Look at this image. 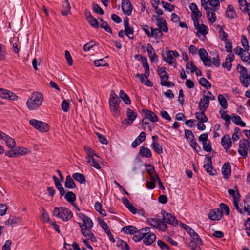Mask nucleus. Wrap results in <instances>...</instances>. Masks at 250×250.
Returning a JSON list of instances; mask_svg holds the SVG:
<instances>
[{
  "label": "nucleus",
  "mask_w": 250,
  "mask_h": 250,
  "mask_svg": "<svg viewBox=\"0 0 250 250\" xmlns=\"http://www.w3.org/2000/svg\"><path fill=\"white\" fill-rule=\"evenodd\" d=\"M202 241L199 236L197 238H193L189 243V247L193 250H201L200 245H202Z\"/></svg>",
  "instance_id": "f3484780"
},
{
  "label": "nucleus",
  "mask_w": 250,
  "mask_h": 250,
  "mask_svg": "<svg viewBox=\"0 0 250 250\" xmlns=\"http://www.w3.org/2000/svg\"><path fill=\"white\" fill-rule=\"evenodd\" d=\"M53 215L63 221H67L72 218L73 213L70 210L66 208L56 207L54 208Z\"/></svg>",
  "instance_id": "f03ea898"
},
{
  "label": "nucleus",
  "mask_w": 250,
  "mask_h": 250,
  "mask_svg": "<svg viewBox=\"0 0 250 250\" xmlns=\"http://www.w3.org/2000/svg\"><path fill=\"white\" fill-rule=\"evenodd\" d=\"M3 140L6 146L9 147L13 148L15 147L16 143L13 139L6 135L4 133L0 131V140Z\"/></svg>",
  "instance_id": "9b49d317"
},
{
  "label": "nucleus",
  "mask_w": 250,
  "mask_h": 250,
  "mask_svg": "<svg viewBox=\"0 0 250 250\" xmlns=\"http://www.w3.org/2000/svg\"><path fill=\"white\" fill-rule=\"evenodd\" d=\"M234 188L236 189V191H235L234 189H229L228 190V192L229 193V194L232 196L233 201L235 200V199H240V194L239 192L237 186H235Z\"/></svg>",
  "instance_id": "ea45409f"
},
{
  "label": "nucleus",
  "mask_w": 250,
  "mask_h": 250,
  "mask_svg": "<svg viewBox=\"0 0 250 250\" xmlns=\"http://www.w3.org/2000/svg\"><path fill=\"white\" fill-rule=\"evenodd\" d=\"M129 19L127 17L124 19V26L125 28V34L130 39H133L134 30L133 28L129 27Z\"/></svg>",
  "instance_id": "dca6fc26"
},
{
  "label": "nucleus",
  "mask_w": 250,
  "mask_h": 250,
  "mask_svg": "<svg viewBox=\"0 0 250 250\" xmlns=\"http://www.w3.org/2000/svg\"><path fill=\"white\" fill-rule=\"evenodd\" d=\"M150 29L151 30V34H152L150 37L160 38L163 35L162 33V31L159 29L153 28L151 27Z\"/></svg>",
  "instance_id": "c03bdc74"
},
{
  "label": "nucleus",
  "mask_w": 250,
  "mask_h": 250,
  "mask_svg": "<svg viewBox=\"0 0 250 250\" xmlns=\"http://www.w3.org/2000/svg\"><path fill=\"white\" fill-rule=\"evenodd\" d=\"M126 115L127 119H124L122 122V124L125 125L131 124L137 117L136 113L130 108H127Z\"/></svg>",
  "instance_id": "ddd939ff"
},
{
  "label": "nucleus",
  "mask_w": 250,
  "mask_h": 250,
  "mask_svg": "<svg viewBox=\"0 0 250 250\" xmlns=\"http://www.w3.org/2000/svg\"><path fill=\"white\" fill-rule=\"evenodd\" d=\"M222 217V213L219 208L212 210L208 214V217L212 220H219Z\"/></svg>",
  "instance_id": "6ab92c4d"
},
{
  "label": "nucleus",
  "mask_w": 250,
  "mask_h": 250,
  "mask_svg": "<svg viewBox=\"0 0 250 250\" xmlns=\"http://www.w3.org/2000/svg\"><path fill=\"white\" fill-rule=\"evenodd\" d=\"M161 213L163 215L162 224H166V223H167L173 226L178 224V221L176 218L170 213L164 210H162Z\"/></svg>",
  "instance_id": "39448f33"
},
{
  "label": "nucleus",
  "mask_w": 250,
  "mask_h": 250,
  "mask_svg": "<svg viewBox=\"0 0 250 250\" xmlns=\"http://www.w3.org/2000/svg\"><path fill=\"white\" fill-rule=\"evenodd\" d=\"M120 102V99L109 100L110 109L115 117L118 116L120 114L119 109Z\"/></svg>",
  "instance_id": "423d86ee"
},
{
  "label": "nucleus",
  "mask_w": 250,
  "mask_h": 250,
  "mask_svg": "<svg viewBox=\"0 0 250 250\" xmlns=\"http://www.w3.org/2000/svg\"><path fill=\"white\" fill-rule=\"evenodd\" d=\"M239 80L241 84L245 87L247 88L250 84L249 75L245 77H239Z\"/></svg>",
  "instance_id": "5fc2aeb1"
},
{
  "label": "nucleus",
  "mask_w": 250,
  "mask_h": 250,
  "mask_svg": "<svg viewBox=\"0 0 250 250\" xmlns=\"http://www.w3.org/2000/svg\"><path fill=\"white\" fill-rule=\"evenodd\" d=\"M139 154L141 157H145L146 158H150L152 156L150 149L143 146L141 147Z\"/></svg>",
  "instance_id": "72a5a7b5"
},
{
  "label": "nucleus",
  "mask_w": 250,
  "mask_h": 250,
  "mask_svg": "<svg viewBox=\"0 0 250 250\" xmlns=\"http://www.w3.org/2000/svg\"><path fill=\"white\" fill-rule=\"evenodd\" d=\"M226 16L227 17L231 19H234L237 16L234 7L232 5L228 6L226 11Z\"/></svg>",
  "instance_id": "7c9ffc66"
},
{
  "label": "nucleus",
  "mask_w": 250,
  "mask_h": 250,
  "mask_svg": "<svg viewBox=\"0 0 250 250\" xmlns=\"http://www.w3.org/2000/svg\"><path fill=\"white\" fill-rule=\"evenodd\" d=\"M180 225L184 228L192 238L195 237L197 238V237L199 236L197 233L190 227L182 223H180Z\"/></svg>",
  "instance_id": "2f4dec72"
},
{
  "label": "nucleus",
  "mask_w": 250,
  "mask_h": 250,
  "mask_svg": "<svg viewBox=\"0 0 250 250\" xmlns=\"http://www.w3.org/2000/svg\"><path fill=\"white\" fill-rule=\"evenodd\" d=\"M221 144L226 151H228L232 146L231 139L229 135H225L222 137Z\"/></svg>",
  "instance_id": "aec40b11"
},
{
  "label": "nucleus",
  "mask_w": 250,
  "mask_h": 250,
  "mask_svg": "<svg viewBox=\"0 0 250 250\" xmlns=\"http://www.w3.org/2000/svg\"><path fill=\"white\" fill-rule=\"evenodd\" d=\"M193 23L195 29L198 31V32L200 33L203 35L208 34V29L206 25H204V24H201L200 25L199 23V21L197 20H196V21Z\"/></svg>",
  "instance_id": "4be33fe9"
},
{
  "label": "nucleus",
  "mask_w": 250,
  "mask_h": 250,
  "mask_svg": "<svg viewBox=\"0 0 250 250\" xmlns=\"http://www.w3.org/2000/svg\"><path fill=\"white\" fill-rule=\"evenodd\" d=\"M189 8L192 11V19L193 22L197 20L199 21V18L202 16V13L199 11L197 5L195 3H192L189 6Z\"/></svg>",
  "instance_id": "1a4fd4ad"
},
{
  "label": "nucleus",
  "mask_w": 250,
  "mask_h": 250,
  "mask_svg": "<svg viewBox=\"0 0 250 250\" xmlns=\"http://www.w3.org/2000/svg\"><path fill=\"white\" fill-rule=\"evenodd\" d=\"M161 3L163 5V8L167 11L172 12L174 10V7L173 5H171L168 2H166L164 1H162Z\"/></svg>",
  "instance_id": "680f3d73"
},
{
  "label": "nucleus",
  "mask_w": 250,
  "mask_h": 250,
  "mask_svg": "<svg viewBox=\"0 0 250 250\" xmlns=\"http://www.w3.org/2000/svg\"><path fill=\"white\" fill-rule=\"evenodd\" d=\"M120 97L122 99V100L126 104H131V100L128 97V96L125 93L124 90H120L119 93Z\"/></svg>",
  "instance_id": "37998d69"
},
{
  "label": "nucleus",
  "mask_w": 250,
  "mask_h": 250,
  "mask_svg": "<svg viewBox=\"0 0 250 250\" xmlns=\"http://www.w3.org/2000/svg\"><path fill=\"white\" fill-rule=\"evenodd\" d=\"M206 159L207 163L204 165V168L210 175H215L216 173V171L215 169H213L211 157L207 156Z\"/></svg>",
  "instance_id": "4468645a"
},
{
  "label": "nucleus",
  "mask_w": 250,
  "mask_h": 250,
  "mask_svg": "<svg viewBox=\"0 0 250 250\" xmlns=\"http://www.w3.org/2000/svg\"><path fill=\"white\" fill-rule=\"evenodd\" d=\"M222 173L225 179H228L231 174V167L229 163H225L222 167Z\"/></svg>",
  "instance_id": "393cba45"
},
{
  "label": "nucleus",
  "mask_w": 250,
  "mask_h": 250,
  "mask_svg": "<svg viewBox=\"0 0 250 250\" xmlns=\"http://www.w3.org/2000/svg\"><path fill=\"white\" fill-rule=\"evenodd\" d=\"M20 221V219L19 218H15V217H13L12 218H10L8 220L6 221L5 222V224L6 225H7V226L12 225L13 224H17Z\"/></svg>",
  "instance_id": "e2e57ef3"
},
{
  "label": "nucleus",
  "mask_w": 250,
  "mask_h": 250,
  "mask_svg": "<svg viewBox=\"0 0 250 250\" xmlns=\"http://www.w3.org/2000/svg\"><path fill=\"white\" fill-rule=\"evenodd\" d=\"M142 112L146 116V118H147V120H149L151 122L153 123L158 121V117L152 111L146 109H144L142 110Z\"/></svg>",
  "instance_id": "a878e982"
},
{
  "label": "nucleus",
  "mask_w": 250,
  "mask_h": 250,
  "mask_svg": "<svg viewBox=\"0 0 250 250\" xmlns=\"http://www.w3.org/2000/svg\"><path fill=\"white\" fill-rule=\"evenodd\" d=\"M151 146L155 152L159 154L163 152V148L162 146L157 142L153 141Z\"/></svg>",
  "instance_id": "8fccbe9b"
},
{
  "label": "nucleus",
  "mask_w": 250,
  "mask_h": 250,
  "mask_svg": "<svg viewBox=\"0 0 250 250\" xmlns=\"http://www.w3.org/2000/svg\"><path fill=\"white\" fill-rule=\"evenodd\" d=\"M231 119L232 121L237 125L242 127H245L246 126V123L242 121L241 117L237 115H232Z\"/></svg>",
  "instance_id": "f704fd0d"
},
{
  "label": "nucleus",
  "mask_w": 250,
  "mask_h": 250,
  "mask_svg": "<svg viewBox=\"0 0 250 250\" xmlns=\"http://www.w3.org/2000/svg\"><path fill=\"white\" fill-rule=\"evenodd\" d=\"M43 100V97L41 93L34 92L27 101V106L29 110H36L42 105Z\"/></svg>",
  "instance_id": "f257e3e1"
},
{
  "label": "nucleus",
  "mask_w": 250,
  "mask_h": 250,
  "mask_svg": "<svg viewBox=\"0 0 250 250\" xmlns=\"http://www.w3.org/2000/svg\"><path fill=\"white\" fill-rule=\"evenodd\" d=\"M156 236L153 233H151L144 237L143 242L146 245H150L156 240Z\"/></svg>",
  "instance_id": "473e14b6"
},
{
  "label": "nucleus",
  "mask_w": 250,
  "mask_h": 250,
  "mask_svg": "<svg viewBox=\"0 0 250 250\" xmlns=\"http://www.w3.org/2000/svg\"><path fill=\"white\" fill-rule=\"evenodd\" d=\"M122 9L124 14L127 16L130 15L132 11V6L130 1L129 0H123Z\"/></svg>",
  "instance_id": "2eb2a0df"
},
{
  "label": "nucleus",
  "mask_w": 250,
  "mask_h": 250,
  "mask_svg": "<svg viewBox=\"0 0 250 250\" xmlns=\"http://www.w3.org/2000/svg\"><path fill=\"white\" fill-rule=\"evenodd\" d=\"M241 42L242 43V46H243V47L245 49L244 50L245 51H249V42H248V40H247L246 36H245V35L242 36Z\"/></svg>",
  "instance_id": "6e6d98bb"
},
{
  "label": "nucleus",
  "mask_w": 250,
  "mask_h": 250,
  "mask_svg": "<svg viewBox=\"0 0 250 250\" xmlns=\"http://www.w3.org/2000/svg\"><path fill=\"white\" fill-rule=\"evenodd\" d=\"M92 228L84 227L81 229L82 234L87 238V240H91L92 242L97 241L96 237L91 231Z\"/></svg>",
  "instance_id": "9d476101"
},
{
  "label": "nucleus",
  "mask_w": 250,
  "mask_h": 250,
  "mask_svg": "<svg viewBox=\"0 0 250 250\" xmlns=\"http://www.w3.org/2000/svg\"><path fill=\"white\" fill-rule=\"evenodd\" d=\"M77 216L82 221V222H78V225L81 229L84 227H93V223L89 217L82 213L77 214Z\"/></svg>",
  "instance_id": "20e7f679"
},
{
  "label": "nucleus",
  "mask_w": 250,
  "mask_h": 250,
  "mask_svg": "<svg viewBox=\"0 0 250 250\" xmlns=\"http://www.w3.org/2000/svg\"><path fill=\"white\" fill-rule=\"evenodd\" d=\"M148 224L153 227L156 228L162 231H165L167 228L166 224H162L160 219H156L154 218H148L147 219Z\"/></svg>",
  "instance_id": "0eeeda50"
},
{
  "label": "nucleus",
  "mask_w": 250,
  "mask_h": 250,
  "mask_svg": "<svg viewBox=\"0 0 250 250\" xmlns=\"http://www.w3.org/2000/svg\"><path fill=\"white\" fill-rule=\"evenodd\" d=\"M65 187L69 189H73L76 188V184L70 175H68L66 177Z\"/></svg>",
  "instance_id": "e433bc0d"
},
{
  "label": "nucleus",
  "mask_w": 250,
  "mask_h": 250,
  "mask_svg": "<svg viewBox=\"0 0 250 250\" xmlns=\"http://www.w3.org/2000/svg\"><path fill=\"white\" fill-rule=\"evenodd\" d=\"M117 246L121 248L123 250H130L127 244L123 240L119 239L117 242Z\"/></svg>",
  "instance_id": "3c124183"
},
{
  "label": "nucleus",
  "mask_w": 250,
  "mask_h": 250,
  "mask_svg": "<svg viewBox=\"0 0 250 250\" xmlns=\"http://www.w3.org/2000/svg\"><path fill=\"white\" fill-rule=\"evenodd\" d=\"M158 73L160 75L161 81H164V80H167L168 79L169 76L168 75L167 72L166 71V68L158 67Z\"/></svg>",
  "instance_id": "4c0bfd02"
},
{
  "label": "nucleus",
  "mask_w": 250,
  "mask_h": 250,
  "mask_svg": "<svg viewBox=\"0 0 250 250\" xmlns=\"http://www.w3.org/2000/svg\"><path fill=\"white\" fill-rule=\"evenodd\" d=\"M218 100L221 107H222L224 109H226L228 108V104L227 100L222 94H219L218 95Z\"/></svg>",
  "instance_id": "a18cd8bd"
},
{
  "label": "nucleus",
  "mask_w": 250,
  "mask_h": 250,
  "mask_svg": "<svg viewBox=\"0 0 250 250\" xmlns=\"http://www.w3.org/2000/svg\"><path fill=\"white\" fill-rule=\"evenodd\" d=\"M42 211L41 215V219L44 222H48L49 221V215L47 211L44 208H42Z\"/></svg>",
  "instance_id": "bf43d9fd"
},
{
  "label": "nucleus",
  "mask_w": 250,
  "mask_h": 250,
  "mask_svg": "<svg viewBox=\"0 0 250 250\" xmlns=\"http://www.w3.org/2000/svg\"><path fill=\"white\" fill-rule=\"evenodd\" d=\"M65 199L69 203H73L76 200V195L72 191H68L65 195Z\"/></svg>",
  "instance_id": "09e8293b"
},
{
  "label": "nucleus",
  "mask_w": 250,
  "mask_h": 250,
  "mask_svg": "<svg viewBox=\"0 0 250 250\" xmlns=\"http://www.w3.org/2000/svg\"><path fill=\"white\" fill-rule=\"evenodd\" d=\"M146 167L147 168V171L150 176L151 181L156 182V180H158L160 178L156 173L154 167L151 164H147Z\"/></svg>",
  "instance_id": "a211bd4d"
},
{
  "label": "nucleus",
  "mask_w": 250,
  "mask_h": 250,
  "mask_svg": "<svg viewBox=\"0 0 250 250\" xmlns=\"http://www.w3.org/2000/svg\"><path fill=\"white\" fill-rule=\"evenodd\" d=\"M239 56L243 62H247L250 64V54L248 51L245 50V52H242Z\"/></svg>",
  "instance_id": "de8ad7c7"
},
{
  "label": "nucleus",
  "mask_w": 250,
  "mask_h": 250,
  "mask_svg": "<svg viewBox=\"0 0 250 250\" xmlns=\"http://www.w3.org/2000/svg\"><path fill=\"white\" fill-rule=\"evenodd\" d=\"M142 65L145 69V73L144 75L146 78H147L149 76L150 71L149 65L147 62L146 58H145V60H142Z\"/></svg>",
  "instance_id": "603ef678"
},
{
  "label": "nucleus",
  "mask_w": 250,
  "mask_h": 250,
  "mask_svg": "<svg viewBox=\"0 0 250 250\" xmlns=\"http://www.w3.org/2000/svg\"><path fill=\"white\" fill-rule=\"evenodd\" d=\"M0 97L11 100H16L18 99V96L14 93L2 88H0Z\"/></svg>",
  "instance_id": "f8f14e48"
},
{
  "label": "nucleus",
  "mask_w": 250,
  "mask_h": 250,
  "mask_svg": "<svg viewBox=\"0 0 250 250\" xmlns=\"http://www.w3.org/2000/svg\"><path fill=\"white\" fill-rule=\"evenodd\" d=\"M93 11L97 14L103 15L104 12L102 8L97 4L93 3L92 6Z\"/></svg>",
  "instance_id": "052dcab7"
},
{
  "label": "nucleus",
  "mask_w": 250,
  "mask_h": 250,
  "mask_svg": "<svg viewBox=\"0 0 250 250\" xmlns=\"http://www.w3.org/2000/svg\"><path fill=\"white\" fill-rule=\"evenodd\" d=\"M29 123L32 126L41 132H46L49 129V126L48 124L36 119H31L29 121Z\"/></svg>",
  "instance_id": "7ed1b4c3"
},
{
  "label": "nucleus",
  "mask_w": 250,
  "mask_h": 250,
  "mask_svg": "<svg viewBox=\"0 0 250 250\" xmlns=\"http://www.w3.org/2000/svg\"><path fill=\"white\" fill-rule=\"evenodd\" d=\"M146 48L148 57L150 58L151 61H155L158 56L155 53L153 47L150 44L148 43L147 45Z\"/></svg>",
  "instance_id": "c85d7f7f"
},
{
  "label": "nucleus",
  "mask_w": 250,
  "mask_h": 250,
  "mask_svg": "<svg viewBox=\"0 0 250 250\" xmlns=\"http://www.w3.org/2000/svg\"><path fill=\"white\" fill-rule=\"evenodd\" d=\"M88 22L90 24L91 26L95 28H98L99 27V24L97 20L93 16L91 18L87 20Z\"/></svg>",
  "instance_id": "4d7b16f0"
},
{
  "label": "nucleus",
  "mask_w": 250,
  "mask_h": 250,
  "mask_svg": "<svg viewBox=\"0 0 250 250\" xmlns=\"http://www.w3.org/2000/svg\"><path fill=\"white\" fill-rule=\"evenodd\" d=\"M200 112H196L195 117L200 123H205L208 121V118L205 114V111L200 110Z\"/></svg>",
  "instance_id": "c9c22d12"
},
{
  "label": "nucleus",
  "mask_w": 250,
  "mask_h": 250,
  "mask_svg": "<svg viewBox=\"0 0 250 250\" xmlns=\"http://www.w3.org/2000/svg\"><path fill=\"white\" fill-rule=\"evenodd\" d=\"M215 98L213 97H208L204 95L203 98H201L199 103V108L200 110L206 111L209 106V100H213Z\"/></svg>",
  "instance_id": "6e6552de"
},
{
  "label": "nucleus",
  "mask_w": 250,
  "mask_h": 250,
  "mask_svg": "<svg viewBox=\"0 0 250 250\" xmlns=\"http://www.w3.org/2000/svg\"><path fill=\"white\" fill-rule=\"evenodd\" d=\"M84 150L87 155V160L94 157L99 158V156L94 152V151L91 148L87 146H84Z\"/></svg>",
  "instance_id": "58836bf2"
},
{
  "label": "nucleus",
  "mask_w": 250,
  "mask_h": 250,
  "mask_svg": "<svg viewBox=\"0 0 250 250\" xmlns=\"http://www.w3.org/2000/svg\"><path fill=\"white\" fill-rule=\"evenodd\" d=\"M167 57L163 56V60L167 62L169 65H172L175 61L170 51L167 52ZM163 55H164L163 54Z\"/></svg>",
  "instance_id": "79ce46f5"
},
{
  "label": "nucleus",
  "mask_w": 250,
  "mask_h": 250,
  "mask_svg": "<svg viewBox=\"0 0 250 250\" xmlns=\"http://www.w3.org/2000/svg\"><path fill=\"white\" fill-rule=\"evenodd\" d=\"M146 138V133L144 132H142L138 137L132 143L131 146L133 148H136L138 146L144 141Z\"/></svg>",
  "instance_id": "bb28decb"
},
{
  "label": "nucleus",
  "mask_w": 250,
  "mask_h": 250,
  "mask_svg": "<svg viewBox=\"0 0 250 250\" xmlns=\"http://www.w3.org/2000/svg\"><path fill=\"white\" fill-rule=\"evenodd\" d=\"M153 17H155V19L157 21V25L159 27V29L164 32H167L168 31V28L166 21L164 20L163 18H160L155 15H154Z\"/></svg>",
  "instance_id": "412c9836"
},
{
  "label": "nucleus",
  "mask_w": 250,
  "mask_h": 250,
  "mask_svg": "<svg viewBox=\"0 0 250 250\" xmlns=\"http://www.w3.org/2000/svg\"><path fill=\"white\" fill-rule=\"evenodd\" d=\"M204 9L206 10L208 21L212 23H214L216 19V17L215 14V10L213 9V8L209 7H205Z\"/></svg>",
  "instance_id": "5701e85b"
},
{
  "label": "nucleus",
  "mask_w": 250,
  "mask_h": 250,
  "mask_svg": "<svg viewBox=\"0 0 250 250\" xmlns=\"http://www.w3.org/2000/svg\"><path fill=\"white\" fill-rule=\"evenodd\" d=\"M199 54L202 61L208 57V55L204 48H200L199 49Z\"/></svg>",
  "instance_id": "774afa93"
},
{
  "label": "nucleus",
  "mask_w": 250,
  "mask_h": 250,
  "mask_svg": "<svg viewBox=\"0 0 250 250\" xmlns=\"http://www.w3.org/2000/svg\"><path fill=\"white\" fill-rule=\"evenodd\" d=\"M190 146L192 147V148L195 150L196 152H197L199 150L201 149L199 145L197 143L195 139L193 140H191L190 142Z\"/></svg>",
  "instance_id": "69168bd1"
},
{
  "label": "nucleus",
  "mask_w": 250,
  "mask_h": 250,
  "mask_svg": "<svg viewBox=\"0 0 250 250\" xmlns=\"http://www.w3.org/2000/svg\"><path fill=\"white\" fill-rule=\"evenodd\" d=\"M17 149L10 150L5 152V155L9 157H16L19 156Z\"/></svg>",
  "instance_id": "13d9d810"
},
{
  "label": "nucleus",
  "mask_w": 250,
  "mask_h": 250,
  "mask_svg": "<svg viewBox=\"0 0 250 250\" xmlns=\"http://www.w3.org/2000/svg\"><path fill=\"white\" fill-rule=\"evenodd\" d=\"M199 83L202 86L206 87L208 89L210 88L211 86L209 82L204 77H202L200 79Z\"/></svg>",
  "instance_id": "864d4df0"
},
{
  "label": "nucleus",
  "mask_w": 250,
  "mask_h": 250,
  "mask_svg": "<svg viewBox=\"0 0 250 250\" xmlns=\"http://www.w3.org/2000/svg\"><path fill=\"white\" fill-rule=\"evenodd\" d=\"M234 59V55L233 54L227 55L225 59V62L222 63V66L223 68H226L228 71H230L232 67L231 62Z\"/></svg>",
  "instance_id": "b1692460"
},
{
  "label": "nucleus",
  "mask_w": 250,
  "mask_h": 250,
  "mask_svg": "<svg viewBox=\"0 0 250 250\" xmlns=\"http://www.w3.org/2000/svg\"><path fill=\"white\" fill-rule=\"evenodd\" d=\"M72 177L81 184H84L86 182L85 176L83 174L75 173L73 174Z\"/></svg>",
  "instance_id": "a19ab883"
},
{
  "label": "nucleus",
  "mask_w": 250,
  "mask_h": 250,
  "mask_svg": "<svg viewBox=\"0 0 250 250\" xmlns=\"http://www.w3.org/2000/svg\"><path fill=\"white\" fill-rule=\"evenodd\" d=\"M122 231L127 234H133L138 232L137 228L133 226H127L122 229Z\"/></svg>",
  "instance_id": "c756f323"
},
{
  "label": "nucleus",
  "mask_w": 250,
  "mask_h": 250,
  "mask_svg": "<svg viewBox=\"0 0 250 250\" xmlns=\"http://www.w3.org/2000/svg\"><path fill=\"white\" fill-rule=\"evenodd\" d=\"M52 178L54 180L55 186L60 192V196L62 197L65 194V190L62 185L61 183V182L59 181V179L56 176H53Z\"/></svg>",
  "instance_id": "cd10ccee"
},
{
  "label": "nucleus",
  "mask_w": 250,
  "mask_h": 250,
  "mask_svg": "<svg viewBox=\"0 0 250 250\" xmlns=\"http://www.w3.org/2000/svg\"><path fill=\"white\" fill-rule=\"evenodd\" d=\"M240 68L239 73H240L239 77H245L248 76V72L247 69L244 66H241L240 64H238L237 66V69Z\"/></svg>",
  "instance_id": "0e129e2a"
},
{
  "label": "nucleus",
  "mask_w": 250,
  "mask_h": 250,
  "mask_svg": "<svg viewBox=\"0 0 250 250\" xmlns=\"http://www.w3.org/2000/svg\"><path fill=\"white\" fill-rule=\"evenodd\" d=\"M218 33L219 34V37L222 41H226L227 39L228 35L224 31L222 27L220 26L219 30L218 31Z\"/></svg>",
  "instance_id": "338daca9"
},
{
  "label": "nucleus",
  "mask_w": 250,
  "mask_h": 250,
  "mask_svg": "<svg viewBox=\"0 0 250 250\" xmlns=\"http://www.w3.org/2000/svg\"><path fill=\"white\" fill-rule=\"evenodd\" d=\"M87 162L97 169H100L101 168V165L98 162V160L96 159V157L88 159Z\"/></svg>",
  "instance_id": "49530a36"
}]
</instances>
